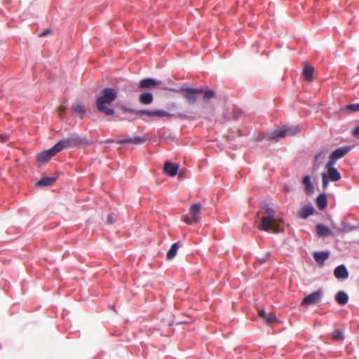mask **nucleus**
<instances>
[{
    "instance_id": "f257e3e1",
    "label": "nucleus",
    "mask_w": 359,
    "mask_h": 359,
    "mask_svg": "<svg viewBox=\"0 0 359 359\" xmlns=\"http://www.w3.org/2000/svg\"><path fill=\"white\" fill-rule=\"evenodd\" d=\"M259 213L262 215L259 229L269 233L283 231V220L276 217V212L273 208L262 207Z\"/></svg>"
},
{
    "instance_id": "f03ea898",
    "label": "nucleus",
    "mask_w": 359,
    "mask_h": 359,
    "mask_svg": "<svg viewBox=\"0 0 359 359\" xmlns=\"http://www.w3.org/2000/svg\"><path fill=\"white\" fill-rule=\"evenodd\" d=\"M118 96V91L115 88H106L101 92V95L96 100L97 110L107 116L114 114V110L107 105L112 103Z\"/></svg>"
},
{
    "instance_id": "7ed1b4c3",
    "label": "nucleus",
    "mask_w": 359,
    "mask_h": 359,
    "mask_svg": "<svg viewBox=\"0 0 359 359\" xmlns=\"http://www.w3.org/2000/svg\"><path fill=\"white\" fill-rule=\"evenodd\" d=\"M175 91L181 93L182 97L189 104H195L198 97L201 95L203 101L205 102H208L215 96L214 90H203L202 88H181L180 90H176Z\"/></svg>"
},
{
    "instance_id": "20e7f679",
    "label": "nucleus",
    "mask_w": 359,
    "mask_h": 359,
    "mask_svg": "<svg viewBox=\"0 0 359 359\" xmlns=\"http://www.w3.org/2000/svg\"><path fill=\"white\" fill-rule=\"evenodd\" d=\"M299 132V128L298 126L289 127L287 126H284L279 130H276L273 132L269 133L266 135V138L268 140L271 141H278L279 139L283 138L287 135H294L297 134Z\"/></svg>"
},
{
    "instance_id": "39448f33",
    "label": "nucleus",
    "mask_w": 359,
    "mask_h": 359,
    "mask_svg": "<svg viewBox=\"0 0 359 359\" xmlns=\"http://www.w3.org/2000/svg\"><path fill=\"white\" fill-rule=\"evenodd\" d=\"M85 144H87L86 138H83L76 134H73L69 137L59 141L55 145L59 151H60L67 148L76 147Z\"/></svg>"
},
{
    "instance_id": "423d86ee",
    "label": "nucleus",
    "mask_w": 359,
    "mask_h": 359,
    "mask_svg": "<svg viewBox=\"0 0 359 359\" xmlns=\"http://www.w3.org/2000/svg\"><path fill=\"white\" fill-rule=\"evenodd\" d=\"M137 115L142 116L143 115H147L150 117H158V118H163V117H167V118H171L175 116L174 114H172L163 109H156V110H148V109H142L137 111ZM176 118H180V119H187L188 118V116L183 114H178L175 116Z\"/></svg>"
},
{
    "instance_id": "0eeeda50",
    "label": "nucleus",
    "mask_w": 359,
    "mask_h": 359,
    "mask_svg": "<svg viewBox=\"0 0 359 359\" xmlns=\"http://www.w3.org/2000/svg\"><path fill=\"white\" fill-rule=\"evenodd\" d=\"M201 205L194 203L189 208V213L184 216L183 220L187 224H192L199 221Z\"/></svg>"
},
{
    "instance_id": "6e6552de",
    "label": "nucleus",
    "mask_w": 359,
    "mask_h": 359,
    "mask_svg": "<svg viewBox=\"0 0 359 359\" xmlns=\"http://www.w3.org/2000/svg\"><path fill=\"white\" fill-rule=\"evenodd\" d=\"M350 150V147H343L334 150L330 154L328 163H330V165H334L337 161L343 158Z\"/></svg>"
},
{
    "instance_id": "1a4fd4ad",
    "label": "nucleus",
    "mask_w": 359,
    "mask_h": 359,
    "mask_svg": "<svg viewBox=\"0 0 359 359\" xmlns=\"http://www.w3.org/2000/svg\"><path fill=\"white\" fill-rule=\"evenodd\" d=\"M322 292L320 290L315 291L307 295L302 302V306H309L316 304L319 302L322 297Z\"/></svg>"
},
{
    "instance_id": "9d476101",
    "label": "nucleus",
    "mask_w": 359,
    "mask_h": 359,
    "mask_svg": "<svg viewBox=\"0 0 359 359\" xmlns=\"http://www.w3.org/2000/svg\"><path fill=\"white\" fill-rule=\"evenodd\" d=\"M59 151L57 149L56 145L48 149L46 151H43V152L37 155V160L41 163L48 162L52 157L55 156Z\"/></svg>"
},
{
    "instance_id": "9b49d317",
    "label": "nucleus",
    "mask_w": 359,
    "mask_h": 359,
    "mask_svg": "<svg viewBox=\"0 0 359 359\" xmlns=\"http://www.w3.org/2000/svg\"><path fill=\"white\" fill-rule=\"evenodd\" d=\"M161 83V81H156L154 79L147 78L140 81V88L142 89H153L157 87Z\"/></svg>"
},
{
    "instance_id": "f8f14e48",
    "label": "nucleus",
    "mask_w": 359,
    "mask_h": 359,
    "mask_svg": "<svg viewBox=\"0 0 359 359\" xmlns=\"http://www.w3.org/2000/svg\"><path fill=\"white\" fill-rule=\"evenodd\" d=\"M179 170V165L177 164L172 163L170 161H167L164 164L163 171L170 177H175Z\"/></svg>"
},
{
    "instance_id": "ddd939ff",
    "label": "nucleus",
    "mask_w": 359,
    "mask_h": 359,
    "mask_svg": "<svg viewBox=\"0 0 359 359\" xmlns=\"http://www.w3.org/2000/svg\"><path fill=\"white\" fill-rule=\"evenodd\" d=\"M326 168H327V177L330 180L335 182L338 181L341 178V175L338 172V170L334 167V165H330V163L327 162L326 164Z\"/></svg>"
},
{
    "instance_id": "4468645a",
    "label": "nucleus",
    "mask_w": 359,
    "mask_h": 359,
    "mask_svg": "<svg viewBox=\"0 0 359 359\" xmlns=\"http://www.w3.org/2000/svg\"><path fill=\"white\" fill-rule=\"evenodd\" d=\"M334 276L338 278H347L348 276V272L344 265H339L335 268L334 271Z\"/></svg>"
},
{
    "instance_id": "2eb2a0df",
    "label": "nucleus",
    "mask_w": 359,
    "mask_h": 359,
    "mask_svg": "<svg viewBox=\"0 0 359 359\" xmlns=\"http://www.w3.org/2000/svg\"><path fill=\"white\" fill-rule=\"evenodd\" d=\"M314 73V67L309 65H306L302 72L304 79L309 82L313 81V74Z\"/></svg>"
},
{
    "instance_id": "dca6fc26",
    "label": "nucleus",
    "mask_w": 359,
    "mask_h": 359,
    "mask_svg": "<svg viewBox=\"0 0 359 359\" xmlns=\"http://www.w3.org/2000/svg\"><path fill=\"white\" fill-rule=\"evenodd\" d=\"M316 233L320 237L331 235L332 232L329 227L323 224H318L316 226Z\"/></svg>"
},
{
    "instance_id": "f3484780",
    "label": "nucleus",
    "mask_w": 359,
    "mask_h": 359,
    "mask_svg": "<svg viewBox=\"0 0 359 359\" xmlns=\"http://www.w3.org/2000/svg\"><path fill=\"white\" fill-rule=\"evenodd\" d=\"M259 316L268 324L272 323L276 320V316L273 313H266L264 310L259 311Z\"/></svg>"
},
{
    "instance_id": "a211bd4d",
    "label": "nucleus",
    "mask_w": 359,
    "mask_h": 359,
    "mask_svg": "<svg viewBox=\"0 0 359 359\" xmlns=\"http://www.w3.org/2000/svg\"><path fill=\"white\" fill-rule=\"evenodd\" d=\"M314 209L311 205L305 206L301 208L298 212V216L301 219H306L309 216L313 214Z\"/></svg>"
},
{
    "instance_id": "6ab92c4d",
    "label": "nucleus",
    "mask_w": 359,
    "mask_h": 359,
    "mask_svg": "<svg viewBox=\"0 0 359 359\" xmlns=\"http://www.w3.org/2000/svg\"><path fill=\"white\" fill-rule=\"evenodd\" d=\"M154 97L151 93H142L139 97V101L141 104L148 105L152 103Z\"/></svg>"
},
{
    "instance_id": "aec40b11",
    "label": "nucleus",
    "mask_w": 359,
    "mask_h": 359,
    "mask_svg": "<svg viewBox=\"0 0 359 359\" xmlns=\"http://www.w3.org/2000/svg\"><path fill=\"white\" fill-rule=\"evenodd\" d=\"M56 181V177H44L39 180L36 185L38 187H47L53 184Z\"/></svg>"
},
{
    "instance_id": "412c9836",
    "label": "nucleus",
    "mask_w": 359,
    "mask_h": 359,
    "mask_svg": "<svg viewBox=\"0 0 359 359\" xmlns=\"http://www.w3.org/2000/svg\"><path fill=\"white\" fill-rule=\"evenodd\" d=\"M335 300L340 305H345L348 300V294L344 291H339L335 297Z\"/></svg>"
},
{
    "instance_id": "4be33fe9",
    "label": "nucleus",
    "mask_w": 359,
    "mask_h": 359,
    "mask_svg": "<svg viewBox=\"0 0 359 359\" xmlns=\"http://www.w3.org/2000/svg\"><path fill=\"white\" fill-rule=\"evenodd\" d=\"M329 257L328 252H316L313 254V258L318 263L323 264Z\"/></svg>"
},
{
    "instance_id": "5701e85b",
    "label": "nucleus",
    "mask_w": 359,
    "mask_h": 359,
    "mask_svg": "<svg viewBox=\"0 0 359 359\" xmlns=\"http://www.w3.org/2000/svg\"><path fill=\"white\" fill-rule=\"evenodd\" d=\"M145 138L141 137H135L133 138H128L125 140H121L118 141L119 144H126V143H133L135 144H142L145 142Z\"/></svg>"
},
{
    "instance_id": "b1692460",
    "label": "nucleus",
    "mask_w": 359,
    "mask_h": 359,
    "mask_svg": "<svg viewBox=\"0 0 359 359\" xmlns=\"http://www.w3.org/2000/svg\"><path fill=\"white\" fill-rule=\"evenodd\" d=\"M327 204V201L325 194H320L316 199V205L319 210L324 209Z\"/></svg>"
},
{
    "instance_id": "393cba45",
    "label": "nucleus",
    "mask_w": 359,
    "mask_h": 359,
    "mask_svg": "<svg viewBox=\"0 0 359 359\" xmlns=\"http://www.w3.org/2000/svg\"><path fill=\"white\" fill-rule=\"evenodd\" d=\"M180 248V243H173L167 252V259L170 260L173 259L177 255V250Z\"/></svg>"
},
{
    "instance_id": "a878e982",
    "label": "nucleus",
    "mask_w": 359,
    "mask_h": 359,
    "mask_svg": "<svg viewBox=\"0 0 359 359\" xmlns=\"http://www.w3.org/2000/svg\"><path fill=\"white\" fill-rule=\"evenodd\" d=\"M72 109V112L81 116V117L86 113L85 107L81 103L74 105Z\"/></svg>"
},
{
    "instance_id": "bb28decb",
    "label": "nucleus",
    "mask_w": 359,
    "mask_h": 359,
    "mask_svg": "<svg viewBox=\"0 0 359 359\" xmlns=\"http://www.w3.org/2000/svg\"><path fill=\"white\" fill-rule=\"evenodd\" d=\"M332 337L336 341H342L344 339L343 332L339 330H335L333 331Z\"/></svg>"
},
{
    "instance_id": "cd10ccee",
    "label": "nucleus",
    "mask_w": 359,
    "mask_h": 359,
    "mask_svg": "<svg viewBox=\"0 0 359 359\" xmlns=\"http://www.w3.org/2000/svg\"><path fill=\"white\" fill-rule=\"evenodd\" d=\"M346 109L351 111H359V104H351L346 106Z\"/></svg>"
},
{
    "instance_id": "c85d7f7f",
    "label": "nucleus",
    "mask_w": 359,
    "mask_h": 359,
    "mask_svg": "<svg viewBox=\"0 0 359 359\" xmlns=\"http://www.w3.org/2000/svg\"><path fill=\"white\" fill-rule=\"evenodd\" d=\"M330 179L327 177V174L323 173L322 174V182H323V188H327L328 186Z\"/></svg>"
},
{
    "instance_id": "c756f323",
    "label": "nucleus",
    "mask_w": 359,
    "mask_h": 359,
    "mask_svg": "<svg viewBox=\"0 0 359 359\" xmlns=\"http://www.w3.org/2000/svg\"><path fill=\"white\" fill-rule=\"evenodd\" d=\"M121 109L125 113H130V114H137V110H135V109H133L131 108H128L125 106L121 107Z\"/></svg>"
},
{
    "instance_id": "7c9ffc66",
    "label": "nucleus",
    "mask_w": 359,
    "mask_h": 359,
    "mask_svg": "<svg viewBox=\"0 0 359 359\" xmlns=\"http://www.w3.org/2000/svg\"><path fill=\"white\" fill-rule=\"evenodd\" d=\"M0 139L2 142H6L8 140L9 136L8 135L4 133L0 135Z\"/></svg>"
},
{
    "instance_id": "2f4dec72",
    "label": "nucleus",
    "mask_w": 359,
    "mask_h": 359,
    "mask_svg": "<svg viewBox=\"0 0 359 359\" xmlns=\"http://www.w3.org/2000/svg\"><path fill=\"white\" fill-rule=\"evenodd\" d=\"M66 109H67V107L65 106H64V105H61L59 107V113H60V116L61 118L62 117V115L65 113Z\"/></svg>"
},
{
    "instance_id": "473e14b6",
    "label": "nucleus",
    "mask_w": 359,
    "mask_h": 359,
    "mask_svg": "<svg viewBox=\"0 0 359 359\" xmlns=\"http://www.w3.org/2000/svg\"><path fill=\"white\" fill-rule=\"evenodd\" d=\"M302 182L306 186L310 185V177H309V176H308V175L304 176L303 180H302Z\"/></svg>"
},
{
    "instance_id": "72a5a7b5",
    "label": "nucleus",
    "mask_w": 359,
    "mask_h": 359,
    "mask_svg": "<svg viewBox=\"0 0 359 359\" xmlns=\"http://www.w3.org/2000/svg\"><path fill=\"white\" fill-rule=\"evenodd\" d=\"M352 134L355 137H359V126L355 128V129L352 132Z\"/></svg>"
},
{
    "instance_id": "f704fd0d",
    "label": "nucleus",
    "mask_w": 359,
    "mask_h": 359,
    "mask_svg": "<svg viewBox=\"0 0 359 359\" xmlns=\"http://www.w3.org/2000/svg\"><path fill=\"white\" fill-rule=\"evenodd\" d=\"M50 33H51V30L48 29H46L45 31H43L41 34H40L39 36L43 37V36L48 35Z\"/></svg>"
},
{
    "instance_id": "c9c22d12",
    "label": "nucleus",
    "mask_w": 359,
    "mask_h": 359,
    "mask_svg": "<svg viewBox=\"0 0 359 359\" xmlns=\"http://www.w3.org/2000/svg\"><path fill=\"white\" fill-rule=\"evenodd\" d=\"M107 222H108V223H109V224H113V223L114 222V219H113V218H112V216H111V215H109V216H108Z\"/></svg>"
},
{
    "instance_id": "e433bc0d",
    "label": "nucleus",
    "mask_w": 359,
    "mask_h": 359,
    "mask_svg": "<svg viewBox=\"0 0 359 359\" xmlns=\"http://www.w3.org/2000/svg\"><path fill=\"white\" fill-rule=\"evenodd\" d=\"M107 142H113L114 141L112 140H108L106 141Z\"/></svg>"
}]
</instances>
